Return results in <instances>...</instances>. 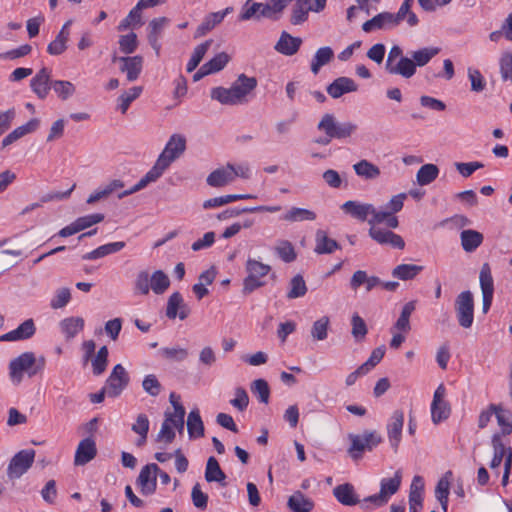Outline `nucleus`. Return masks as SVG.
<instances>
[{
    "label": "nucleus",
    "instance_id": "obj_3",
    "mask_svg": "<svg viewBox=\"0 0 512 512\" xmlns=\"http://www.w3.org/2000/svg\"><path fill=\"white\" fill-rule=\"evenodd\" d=\"M45 364L44 356L36 358L33 352H24L10 361L9 377L13 384L19 385L23 381L25 373L31 378L42 372Z\"/></svg>",
    "mask_w": 512,
    "mask_h": 512
},
{
    "label": "nucleus",
    "instance_id": "obj_48",
    "mask_svg": "<svg viewBox=\"0 0 512 512\" xmlns=\"http://www.w3.org/2000/svg\"><path fill=\"white\" fill-rule=\"evenodd\" d=\"M211 44H212V40L209 39V40H206L205 42L197 45L194 48L191 58H190L189 62L187 63V72L190 73L197 68V66L200 64L203 57L205 56L206 52L210 48Z\"/></svg>",
    "mask_w": 512,
    "mask_h": 512
},
{
    "label": "nucleus",
    "instance_id": "obj_27",
    "mask_svg": "<svg viewBox=\"0 0 512 512\" xmlns=\"http://www.w3.org/2000/svg\"><path fill=\"white\" fill-rule=\"evenodd\" d=\"M394 27H396L395 19L392 17V13L389 12L379 13L362 25L363 31L367 33L376 29H390Z\"/></svg>",
    "mask_w": 512,
    "mask_h": 512
},
{
    "label": "nucleus",
    "instance_id": "obj_30",
    "mask_svg": "<svg viewBox=\"0 0 512 512\" xmlns=\"http://www.w3.org/2000/svg\"><path fill=\"white\" fill-rule=\"evenodd\" d=\"M352 168L355 174L364 180H376L381 174L380 168L366 159L353 164Z\"/></svg>",
    "mask_w": 512,
    "mask_h": 512
},
{
    "label": "nucleus",
    "instance_id": "obj_10",
    "mask_svg": "<svg viewBox=\"0 0 512 512\" xmlns=\"http://www.w3.org/2000/svg\"><path fill=\"white\" fill-rule=\"evenodd\" d=\"M35 458L33 449H25L16 453L7 466V476L10 480L19 479L32 466Z\"/></svg>",
    "mask_w": 512,
    "mask_h": 512
},
{
    "label": "nucleus",
    "instance_id": "obj_36",
    "mask_svg": "<svg viewBox=\"0 0 512 512\" xmlns=\"http://www.w3.org/2000/svg\"><path fill=\"white\" fill-rule=\"evenodd\" d=\"M287 506L292 512H311L314 508V502L302 492L296 491L289 497Z\"/></svg>",
    "mask_w": 512,
    "mask_h": 512
},
{
    "label": "nucleus",
    "instance_id": "obj_1",
    "mask_svg": "<svg viewBox=\"0 0 512 512\" xmlns=\"http://www.w3.org/2000/svg\"><path fill=\"white\" fill-rule=\"evenodd\" d=\"M186 149V139L180 134H173L165 145V148L157 158L154 166L140 179L138 183L130 189L124 190L118 194V198L122 199L128 195L136 193L145 188L149 183L159 179L165 170L178 159Z\"/></svg>",
    "mask_w": 512,
    "mask_h": 512
},
{
    "label": "nucleus",
    "instance_id": "obj_28",
    "mask_svg": "<svg viewBox=\"0 0 512 512\" xmlns=\"http://www.w3.org/2000/svg\"><path fill=\"white\" fill-rule=\"evenodd\" d=\"M35 333V325L32 319L25 320L15 330L0 337L2 341H16L30 338Z\"/></svg>",
    "mask_w": 512,
    "mask_h": 512
},
{
    "label": "nucleus",
    "instance_id": "obj_14",
    "mask_svg": "<svg viewBox=\"0 0 512 512\" xmlns=\"http://www.w3.org/2000/svg\"><path fill=\"white\" fill-rule=\"evenodd\" d=\"M404 425V413L402 410H395L387 424V435L389 442L394 450L397 452L401 442L402 429Z\"/></svg>",
    "mask_w": 512,
    "mask_h": 512
},
{
    "label": "nucleus",
    "instance_id": "obj_60",
    "mask_svg": "<svg viewBox=\"0 0 512 512\" xmlns=\"http://www.w3.org/2000/svg\"><path fill=\"white\" fill-rule=\"evenodd\" d=\"M296 3L292 8L291 23L293 25H299L305 22L308 18V9L305 5L304 0H295Z\"/></svg>",
    "mask_w": 512,
    "mask_h": 512
},
{
    "label": "nucleus",
    "instance_id": "obj_29",
    "mask_svg": "<svg viewBox=\"0 0 512 512\" xmlns=\"http://www.w3.org/2000/svg\"><path fill=\"white\" fill-rule=\"evenodd\" d=\"M24 256L23 249L14 247L0 251V273L9 270L22 261Z\"/></svg>",
    "mask_w": 512,
    "mask_h": 512
},
{
    "label": "nucleus",
    "instance_id": "obj_33",
    "mask_svg": "<svg viewBox=\"0 0 512 512\" xmlns=\"http://www.w3.org/2000/svg\"><path fill=\"white\" fill-rule=\"evenodd\" d=\"M416 301L412 300L404 304L401 313L391 329L403 333H408L411 330L410 316L416 309Z\"/></svg>",
    "mask_w": 512,
    "mask_h": 512
},
{
    "label": "nucleus",
    "instance_id": "obj_11",
    "mask_svg": "<svg viewBox=\"0 0 512 512\" xmlns=\"http://www.w3.org/2000/svg\"><path fill=\"white\" fill-rule=\"evenodd\" d=\"M129 384V375L121 364L114 366L106 381L107 395L118 397Z\"/></svg>",
    "mask_w": 512,
    "mask_h": 512
},
{
    "label": "nucleus",
    "instance_id": "obj_62",
    "mask_svg": "<svg viewBox=\"0 0 512 512\" xmlns=\"http://www.w3.org/2000/svg\"><path fill=\"white\" fill-rule=\"evenodd\" d=\"M467 74L471 84V91L480 93L486 88V81L478 69L468 68Z\"/></svg>",
    "mask_w": 512,
    "mask_h": 512
},
{
    "label": "nucleus",
    "instance_id": "obj_7",
    "mask_svg": "<svg viewBox=\"0 0 512 512\" xmlns=\"http://www.w3.org/2000/svg\"><path fill=\"white\" fill-rule=\"evenodd\" d=\"M357 125L353 122H338L333 114L326 113L322 116L317 125L319 131H323L333 139H344L352 136L357 130Z\"/></svg>",
    "mask_w": 512,
    "mask_h": 512
},
{
    "label": "nucleus",
    "instance_id": "obj_52",
    "mask_svg": "<svg viewBox=\"0 0 512 512\" xmlns=\"http://www.w3.org/2000/svg\"><path fill=\"white\" fill-rule=\"evenodd\" d=\"M368 333L367 325L357 313L351 317V335L356 342H362Z\"/></svg>",
    "mask_w": 512,
    "mask_h": 512
},
{
    "label": "nucleus",
    "instance_id": "obj_32",
    "mask_svg": "<svg viewBox=\"0 0 512 512\" xmlns=\"http://www.w3.org/2000/svg\"><path fill=\"white\" fill-rule=\"evenodd\" d=\"M413 3L414 0H404L397 13H392V17L395 19L396 26H398L402 21H406L410 27H414L418 24V17L411 10Z\"/></svg>",
    "mask_w": 512,
    "mask_h": 512
},
{
    "label": "nucleus",
    "instance_id": "obj_42",
    "mask_svg": "<svg viewBox=\"0 0 512 512\" xmlns=\"http://www.w3.org/2000/svg\"><path fill=\"white\" fill-rule=\"evenodd\" d=\"M187 430L191 438L204 435V425L198 409L190 411L187 418Z\"/></svg>",
    "mask_w": 512,
    "mask_h": 512
},
{
    "label": "nucleus",
    "instance_id": "obj_58",
    "mask_svg": "<svg viewBox=\"0 0 512 512\" xmlns=\"http://www.w3.org/2000/svg\"><path fill=\"white\" fill-rule=\"evenodd\" d=\"M251 392L258 397L261 403L267 404L270 397V388L264 379H256L251 383Z\"/></svg>",
    "mask_w": 512,
    "mask_h": 512
},
{
    "label": "nucleus",
    "instance_id": "obj_13",
    "mask_svg": "<svg viewBox=\"0 0 512 512\" xmlns=\"http://www.w3.org/2000/svg\"><path fill=\"white\" fill-rule=\"evenodd\" d=\"M445 387L440 384L434 392L433 401L431 404V417L435 424L447 419L450 415V406L448 402L444 400Z\"/></svg>",
    "mask_w": 512,
    "mask_h": 512
},
{
    "label": "nucleus",
    "instance_id": "obj_19",
    "mask_svg": "<svg viewBox=\"0 0 512 512\" xmlns=\"http://www.w3.org/2000/svg\"><path fill=\"white\" fill-rule=\"evenodd\" d=\"M50 78V70L44 67L31 79V89L40 99H45L49 90L52 89Z\"/></svg>",
    "mask_w": 512,
    "mask_h": 512
},
{
    "label": "nucleus",
    "instance_id": "obj_35",
    "mask_svg": "<svg viewBox=\"0 0 512 512\" xmlns=\"http://www.w3.org/2000/svg\"><path fill=\"white\" fill-rule=\"evenodd\" d=\"M385 223L388 228L395 229L398 227L399 222L395 215L387 210H377L373 205V213H370L368 224L370 227H377L378 224Z\"/></svg>",
    "mask_w": 512,
    "mask_h": 512
},
{
    "label": "nucleus",
    "instance_id": "obj_24",
    "mask_svg": "<svg viewBox=\"0 0 512 512\" xmlns=\"http://www.w3.org/2000/svg\"><path fill=\"white\" fill-rule=\"evenodd\" d=\"M302 44V39L293 37L287 32H282L278 42L275 45V50L283 55L292 56L297 53Z\"/></svg>",
    "mask_w": 512,
    "mask_h": 512
},
{
    "label": "nucleus",
    "instance_id": "obj_16",
    "mask_svg": "<svg viewBox=\"0 0 512 512\" xmlns=\"http://www.w3.org/2000/svg\"><path fill=\"white\" fill-rule=\"evenodd\" d=\"M341 210L353 219L368 222L370 213H373V204L348 200L341 205Z\"/></svg>",
    "mask_w": 512,
    "mask_h": 512
},
{
    "label": "nucleus",
    "instance_id": "obj_51",
    "mask_svg": "<svg viewBox=\"0 0 512 512\" xmlns=\"http://www.w3.org/2000/svg\"><path fill=\"white\" fill-rule=\"evenodd\" d=\"M492 446H493V450H494V456L490 462V468L494 470V469L499 468L501 462L503 461V458H505L508 447H506L503 444L499 435L493 436Z\"/></svg>",
    "mask_w": 512,
    "mask_h": 512
},
{
    "label": "nucleus",
    "instance_id": "obj_41",
    "mask_svg": "<svg viewBox=\"0 0 512 512\" xmlns=\"http://www.w3.org/2000/svg\"><path fill=\"white\" fill-rule=\"evenodd\" d=\"M60 327L65 337L72 339L84 328V320L81 317L65 318L60 322Z\"/></svg>",
    "mask_w": 512,
    "mask_h": 512
},
{
    "label": "nucleus",
    "instance_id": "obj_55",
    "mask_svg": "<svg viewBox=\"0 0 512 512\" xmlns=\"http://www.w3.org/2000/svg\"><path fill=\"white\" fill-rule=\"evenodd\" d=\"M330 324V319L328 316H322L318 320H316L311 328V336L313 340L323 341L328 336V327Z\"/></svg>",
    "mask_w": 512,
    "mask_h": 512
},
{
    "label": "nucleus",
    "instance_id": "obj_47",
    "mask_svg": "<svg viewBox=\"0 0 512 512\" xmlns=\"http://www.w3.org/2000/svg\"><path fill=\"white\" fill-rule=\"evenodd\" d=\"M422 270L423 266L420 265L400 264L393 269L392 275L401 280H410L415 278Z\"/></svg>",
    "mask_w": 512,
    "mask_h": 512
},
{
    "label": "nucleus",
    "instance_id": "obj_49",
    "mask_svg": "<svg viewBox=\"0 0 512 512\" xmlns=\"http://www.w3.org/2000/svg\"><path fill=\"white\" fill-rule=\"evenodd\" d=\"M51 87L58 98L63 101L73 96L76 92L75 85L72 82L66 80H54L51 82Z\"/></svg>",
    "mask_w": 512,
    "mask_h": 512
},
{
    "label": "nucleus",
    "instance_id": "obj_59",
    "mask_svg": "<svg viewBox=\"0 0 512 512\" xmlns=\"http://www.w3.org/2000/svg\"><path fill=\"white\" fill-rule=\"evenodd\" d=\"M479 282L482 293H494L493 278L488 263H484L481 267Z\"/></svg>",
    "mask_w": 512,
    "mask_h": 512
},
{
    "label": "nucleus",
    "instance_id": "obj_15",
    "mask_svg": "<svg viewBox=\"0 0 512 512\" xmlns=\"http://www.w3.org/2000/svg\"><path fill=\"white\" fill-rule=\"evenodd\" d=\"M369 236L381 245H390L397 249H403L405 246V242L400 235L380 227H370Z\"/></svg>",
    "mask_w": 512,
    "mask_h": 512
},
{
    "label": "nucleus",
    "instance_id": "obj_44",
    "mask_svg": "<svg viewBox=\"0 0 512 512\" xmlns=\"http://www.w3.org/2000/svg\"><path fill=\"white\" fill-rule=\"evenodd\" d=\"M151 290L156 295H162L170 286V279L162 270H156L150 275Z\"/></svg>",
    "mask_w": 512,
    "mask_h": 512
},
{
    "label": "nucleus",
    "instance_id": "obj_53",
    "mask_svg": "<svg viewBox=\"0 0 512 512\" xmlns=\"http://www.w3.org/2000/svg\"><path fill=\"white\" fill-rule=\"evenodd\" d=\"M151 290L150 273L148 270H141L137 273L134 281V293L146 296Z\"/></svg>",
    "mask_w": 512,
    "mask_h": 512
},
{
    "label": "nucleus",
    "instance_id": "obj_22",
    "mask_svg": "<svg viewBox=\"0 0 512 512\" xmlns=\"http://www.w3.org/2000/svg\"><path fill=\"white\" fill-rule=\"evenodd\" d=\"M169 23V19L166 17H159L152 19L148 24V42L154 49L156 55L160 54L161 45L159 43L160 35Z\"/></svg>",
    "mask_w": 512,
    "mask_h": 512
},
{
    "label": "nucleus",
    "instance_id": "obj_56",
    "mask_svg": "<svg viewBox=\"0 0 512 512\" xmlns=\"http://www.w3.org/2000/svg\"><path fill=\"white\" fill-rule=\"evenodd\" d=\"M160 355L168 360L174 362H182L188 357V350L182 347H164L159 351Z\"/></svg>",
    "mask_w": 512,
    "mask_h": 512
},
{
    "label": "nucleus",
    "instance_id": "obj_20",
    "mask_svg": "<svg viewBox=\"0 0 512 512\" xmlns=\"http://www.w3.org/2000/svg\"><path fill=\"white\" fill-rule=\"evenodd\" d=\"M118 60L121 63L120 71L126 73L127 80L129 82L137 80L143 67L142 56L120 57Z\"/></svg>",
    "mask_w": 512,
    "mask_h": 512
},
{
    "label": "nucleus",
    "instance_id": "obj_57",
    "mask_svg": "<svg viewBox=\"0 0 512 512\" xmlns=\"http://www.w3.org/2000/svg\"><path fill=\"white\" fill-rule=\"evenodd\" d=\"M141 92H142V87L135 86V87L130 88L128 91H125L124 93H122L119 96V98H118L119 105L118 106H119L120 111L123 114L126 113L130 104L140 96Z\"/></svg>",
    "mask_w": 512,
    "mask_h": 512
},
{
    "label": "nucleus",
    "instance_id": "obj_63",
    "mask_svg": "<svg viewBox=\"0 0 512 512\" xmlns=\"http://www.w3.org/2000/svg\"><path fill=\"white\" fill-rule=\"evenodd\" d=\"M142 387L152 397L158 396L162 390V385L154 374L145 376L142 381Z\"/></svg>",
    "mask_w": 512,
    "mask_h": 512
},
{
    "label": "nucleus",
    "instance_id": "obj_39",
    "mask_svg": "<svg viewBox=\"0 0 512 512\" xmlns=\"http://www.w3.org/2000/svg\"><path fill=\"white\" fill-rule=\"evenodd\" d=\"M205 479L207 482H218L222 486H225L226 475L221 470L218 461L214 457H210L207 460Z\"/></svg>",
    "mask_w": 512,
    "mask_h": 512
},
{
    "label": "nucleus",
    "instance_id": "obj_8",
    "mask_svg": "<svg viewBox=\"0 0 512 512\" xmlns=\"http://www.w3.org/2000/svg\"><path fill=\"white\" fill-rule=\"evenodd\" d=\"M351 445L348 449L349 455L358 460L364 451H371L382 442L381 435L376 431H364L362 434H350Z\"/></svg>",
    "mask_w": 512,
    "mask_h": 512
},
{
    "label": "nucleus",
    "instance_id": "obj_43",
    "mask_svg": "<svg viewBox=\"0 0 512 512\" xmlns=\"http://www.w3.org/2000/svg\"><path fill=\"white\" fill-rule=\"evenodd\" d=\"M438 175L439 169L435 164H424L417 171L416 180L420 186H425L432 183Z\"/></svg>",
    "mask_w": 512,
    "mask_h": 512
},
{
    "label": "nucleus",
    "instance_id": "obj_26",
    "mask_svg": "<svg viewBox=\"0 0 512 512\" xmlns=\"http://www.w3.org/2000/svg\"><path fill=\"white\" fill-rule=\"evenodd\" d=\"M358 86L355 81L348 77H339L335 79L328 87L327 93L334 99L341 97L345 93L357 91Z\"/></svg>",
    "mask_w": 512,
    "mask_h": 512
},
{
    "label": "nucleus",
    "instance_id": "obj_40",
    "mask_svg": "<svg viewBox=\"0 0 512 512\" xmlns=\"http://www.w3.org/2000/svg\"><path fill=\"white\" fill-rule=\"evenodd\" d=\"M255 196L251 194H228L219 197H214L203 202L204 209H210L215 207H220L231 202L243 199H253Z\"/></svg>",
    "mask_w": 512,
    "mask_h": 512
},
{
    "label": "nucleus",
    "instance_id": "obj_6",
    "mask_svg": "<svg viewBox=\"0 0 512 512\" xmlns=\"http://www.w3.org/2000/svg\"><path fill=\"white\" fill-rule=\"evenodd\" d=\"M402 482V472L397 470L393 477L383 478L380 482V491L377 494L368 496L362 500V508H368L370 503L374 507H382L388 503L392 495L397 493Z\"/></svg>",
    "mask_w": 512,
    "mask_h": 512
},
{
    "label": "nucleus",
    "instance_id": "obj_37",
    "mask_svg": "<svg viewBox=\"0 0 512 512\" xmlns=\"http://www.w3.org/2000/svg\"><path fill=\"white\" fill-rule=\"evenodd\" d=\"M461 245L464 251L473 252L483 242V235L476 230H463L460 234Z\"/></svg>",
    "mask_w": 512,
    "mask_h": 512
},
{
    "label": "nucleus",
    "instance_id": "obj_17",
    "mask_svg": "<svg viewBox=\"0 0 512 512\" xmlns=\"http://www.w3.org/2000/svg\"><path fill=\"white\" fill-rule=\"evenodd\" d=\"M97 455V448L95 441L88 437L81 440L77 446L74 465L83 466L88 462L92 461Z\"/></svg>",
    "mask_w": 512,
    "mask_h": 512
},
{
    "label": "nucleus",
    "instance_id": "obj_23",
    "mask_svg": "<svg viewBox=\"0 0 512 512\" xmlns=\"http://www.w3.org/2000/svg\"><path fill=\"white\" fill-rule=\"evenodd\" d=\"M234 181V173L232 164L217 168L212 171L206 179V182L211 187H223Z\"/></svg>",
    "mask_w": 512,
    "mask_h": 512
},
{
    "label": "nucleus",
    "instance_id": "obj_34",
    "mask_svg": "<svg viewBox=\"0 0 512 512\" xmlns=\"http://www.w3.org/2000/svg\"><path fill=\"white\" fill-rule=\"evenodd\" d=\"M338 242L328 237L324 230H318L315 235V248L317 254H331L339 249Z\"/></svg>",
    "mask_w": 512,
    "mask_h": 512
},
{
    "label": "nucleus",
    "instance_id": "obj_50",
    "mask_svg": "<svg viewBox=\"0 0 512 512\" xmlns=\"http://www.w3.org/2000/svg\"><path fill=\"white\" fill-rule=\"evenodd\" d=\"M491 409L495 411L497 423L501 427L502 433L510 434L512 432V414L494 404H491Z\"/></svg>",
    "mask_w": 512,
    "mask_h": 512
},
{
    "label": "nucleus",
    "instance_id": "obj_46",
    "mask_svg": "<svg viewBox=\"0 0 512 512\" xmlns=\"http://www.w3.org/2000/svg\"><path fill=\"white\" fill-rule=\"evenodd\" d=\"M274 251L278 257L286 263L293 262L297 257L294 246L288 240H278L274 247Z\"/></svg>",
    "mask_w": 512,
    "mask_h": 512
},
{
    "label": "nucleus",
    "instance_id": "obj_54",
    "mask_svg": "<svg viewBox=\"0 0 512 512\" xmlns=\"http://www.w3.org/2000/svg\"><path fill=\"white\" fill-rule=\"evenodd\" d=\"M307 293V286L304 278L298 274L295 275L290 283H289V290L287 293L288 299H296L303 297Z\"/></svg>",
    "mask_w": 512,
    "mask_h": 512
},
{
    "label": "nucleus",
    "instance_id": "obj_12",
    "mask_svg": "<svg viewBox=\"0 0 512 512\" xmlns=\"http://www.w3.org/2000/svg\"><path fill=\"white\" fill-rule=\"evenodd\" d=\"M159 467L155 463L145 465L137 478V485L143 495H152L157 488V473Z\"/></svg>",
    "mask_w": 512,
    "mask_h": 512
},
{
    "label": "nucleus",
    "instance_id": "obj_9",
    "mask_svg": "<svg viewBox=\"0 0 512 512\" xmlns=\"http://www.w3.org/2000/svg\"><path fill=\"white\" fill-rule=\"evenodd\" d=\"M455 312L461 327L470 328L474 320V300L470 291L461 292L455 300Z\"/></svg>",
    "mask_w": 512,
    "mask_h": 512
},
{
    "label": "nucleus",
    "instance_id": "obj_4",
    "mask_svg": "<svg viewBox=\"0 0 512 512\" xmlns=\"http://www.w3.org/2000/svg\"><path fill=\"white\" fill-rule=\"evenodd\" d=\"M438 47H423L419 50L412 51L410 57H401L396 72H400V76L405 79L413 77L417 67H423L428 64L432 58L439 54Z\"/></svg>",
    "mask_w": 512,
    "mask_h": 512
},
{
    "label": "nucleus",
    "instance_id": "obj_45",
    "mask_svg": "<svg viewBox=\"0 0 512 512\" xmlns=\"http://www.w3.org/2000/svg\"><path fill=\"white\" fill-rule=\"evenodd\" d=\"M334 56L333 50L330 47H322L318 49L311 62V71L317 74L320 68L329 63Z\"/></svg>",
    "mask_w": 512,
    "mask_h": 512
},
{
    "label": "nucleus",
    "instance_id": "obj_2",
    "mask_svg": "<svg viewBox=\"0 0 512 512\" xmlns=\"http://www.w3.org/2000/svg\"><path fill=\"white\" fill-rule=\"evenodd\" d=\"M257 84L255 77L240 74L229 88L215 87L211 90L210 96L223 105H241L248 102Z\"/></svg>",
    "mask_w": 512,
    "mask_h": 512
},
{
    "label": "nucleus",
    "instance_id": "obj_18",
    "mask_svg": "<svg viewBox=\"0 0 512 512\" xmlns=\"http://www.w3.org/2000/svg\"><path fill=\"white\" fill-rule=\"evenodd\" d=\"M190 309L185 304L182 295L179 292L172 293L167 301L166 316L169 319H175L177 316L184 320L188 317Z\"/></svg>",
    "mask_w": 512,
    "mask_h": 512
},
{
    "label": "nucleus",
    "instance_id": "obj_5",
    "mask_svg": "<svg viewBox=\"0 0 512 512\" xmlns=\"http://www.w3.org/2000/svg\"><path fill=\"white\" fill-rule=\"evenodd\" d=\"M271 266L255 258L248 257L245 263L246 277L243 281L244 293H251L265 285L264 278L270 273Z\"/></svg>",
    "mask_w": 512,
    "mask_h": 512
},
{
    "label": "nucleus",
    "instance_id": "obj_64",
    "mask_svg": "<svg viewBox=\"0 0 512 512\" xmlns=\"http://www.w3.org/2000/svg\"><path fill=\"white\" fill-rule=\"evenodd\" d=\"M499 66L502 80H509V77L512 75V52L506 51L502 53Z\"/></svg>",
    "mask_w": 512,
    "mask_h": 512
},
{
    "label": "nucleus",
    "instance_id": "obj_31",
    "mask_svg": "<svg viewBox=\"0 0 512 512\" xmlns=\"http://www.w3.org/2000/svg\"><path fill=\"white\" fill-rule=\"evenodd\" d=\"M381 284V280L376 276H368L364 270H357L350 279V286L356 290L361 285H365L366 291L369 292Z\"/></svg>",
    "mask_w": 512,
    "mask_h": 512
},
{
    "label": "nucleus",
    "instance_id": "obj_25",
    "mask_svg": "<svg viewBox=\"0 0 512 512\" xmlns=\"http://www.w3.org/2000/svg\"><path fill=\"white\" fill-rule=\"evenodd\" d=\"M333 495L342 505L353 506L359 503L362 505V501H360L355 493L353 485L350 483L337 485L333 489Z\"/></svg>",
    "mask_w": 512,
    "mask_h": 512
},
{
    "label": "nucleus",
    "instance_id": "obj_61",
    "mask_svg": "<svg viewBox=\"0 0 512 512\" xmlns=\"http://www.w3.org/2000/svg\"><path fill=\"white\" fill-rule=\"evenodd\" d=\"M230 61V56L225 53L221 52L217 55H215L211 60H209L204 65L206 66L208 72L210 74L216 73L221 71L227 63Z\"/></svg>",
    "mask_w": 512,
    "mask_h": 512
},
{
    "label": "nucleus",
    "instance_id": "obj_21",
    "mask_svg": "<svg viewBox=\"0 0 512 512\" xmlns=\"http://www.w3.org/2000/svg\"><path fill=\"white\" fill-rule=\"evenodd\" d=\"M233 10L232 7H227L223 11L209 13L202 21V23L197 27L195 32V38H199L205 36L208 32H210L216 25L220 24L225 16L231 13Z\"/></svg>",
    "mask_w": 512,
    "mask_h": 512
},
{
    "label": "nucleus",
    "instance_id": "obj_38",
    "mask_svg": "<svg viewBox=\"0 0 512 512\" xmlns=\"http://www.w3.org/2000/svg\"><path fill=\"white\" fill-rule=\"evenodd\" d=\"M282 220L286 222H302V221H314L316 219V213L312 210L292 207L283 216Z\"/></svg>",
    "mask_w": 512,
    "mask_h": 512
}]
</instances>
